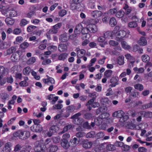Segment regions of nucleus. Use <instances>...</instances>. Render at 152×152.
Listing matches in <instances>:
<instances>
[{
    "mask_svg": "<svg viewBox=\"0 0 152 152\" xmlns=\"http://www.w3.org/2000/svg\"><path fill=\"white\" fill-rule=\"evenodd\" d=\"M67 46L65 44H61L58 47L59 50L61 52H63L67 49Z\"/></svg>",
    "mask_w": 152,
    "mask_h": 152,
    "instance_id": "nucleus-29",
    "label": "nucleus"
},
{
    "mask_svg": "<svg viewBox=\"0 0 152 152\" xmlns=\"http://www.w3.org/2000/svg\"><path fill=\"white\" fill-rule=\"evenodd\" d=\"M106 148L108 150L110 151L114 150L115 149V146L114 145L112 144L107 145Z\"/></svg>",
    "mask_w": 152,
    "mask_h": 152,
    "instance_id": "nucleus-44",
    "label": "nucleus"
},
{
    "mask_svg": "<svg viewBox=\"0 0 152 152\" xmlns=\"http://www.w3.org/2000/svg\"><path fill=\"white\" fill-rule=\"evenodd\" d=\"M118 78L117 77H112L110 80V82L111 84L110 85V86L111 87H114L118 84Z\"/></svg>",
    "mask_w": 152,
    "mask_h": 152,
    "instance_id": "nucleus-12",
    "label": "nucleus"
},
{
    "mask_svg": "<svg viewBox=\"0 0 152 152\" xmlns=\"http://www.w3.org/2000/svg\"><path fill=\"white\" fill-rule=\"evenodd\" d=\"M117 11V10L116 8L111 9L109 10L108 14L110 15H113L116 13Z\"/></svg>",
    "mask_w": 152,
    "mask_h": 152,
    "instance_id": "nucleus-45",
    "label": "nucleus"
},
{
    "mask_svg": "<svg viewBox=\"0 0 152 152\" xmlns=\"http://www.w3.org/2000/svg\"><path fill=\"white\" fill-rule=\"evenodd\" d=\"M67 56V54L65 53H62L59 56L58 58L60 60H64L66 58Z\"/></svg>",
    "mask_w": 152,
    "mask_h": 152,
    "instance_id": "nucleus-43",
    "label": "nucleus"
},
{
    "mask_svg": "<svg viewBox=\"0 0 152 152\" xmlns=\"http://www.w3.org/2000/svg\"><path fill=\"white\" fill-rule=\"evenodd\" d=\"M66 13V11L65 10H60L59 13V16L62 17L64 16Z\"/></svg>",
    "mask_w": 152,
    "mask_h": 152,
    "instance_id": "nucleus-52",
    "label": "nucleus"
},
{
    "mask_svg": "<svg viewBox=\"0 0 152 152\" xmlns=\"http://www.w3.org/2000/svg\"><path fill=\"white\" fill-rule=\"evenodd\" d=\"M93 145L92 142L88 140H85L83 141V146L85 149H88L91 148Z\"/></svg>",
    "mask_w": 152,
    "mask_h": 152,
    "instance_id": "nucleus-9",
    "label": "nucleus"
},
{
    "mask_svg": "<svg viewBox=\"0 0 152 152\" xmlns=\"http://www.w3.org/2000/svg\"><path fill=\"white\" fill-rule=\"evenodd\" d=\"M80 113H78L72 117L71 118L75 120V123L77 124H80L83 122V119L78 117L80 115Z\"/></svg>",
    "mask_w": 152,
    "mask_h": 152,
    "instance_id": "nucleus-6",
    "label": "nucleus"
},
{
    "mask_svg": "<svg viewBox=\"0 0 152 152\" xmlns=\"http://www.w3.org/2000/svg\"><path fill=\"white\" fill-rule=\"evenodd\" d=\"M121 45L122 47L124 49H129L130 48V46L128 45L127 42L125 41L122 42H121Z\"/></svg>",
    "mask_w": 152,
    "mask_h": 152,
    "instance_id": "nucleus-41",
    "label": "nucleus"
},
{
    "mask_svg": "<svg viewBox=\"0 0 152 152\" xmlns=\"http://www.w3.org/2000/svg\"><path fill=\"white\" fill-rule=\"evenodd\" d=\"M96 58H92L90 61L89 64L88 66V67H91L93 66L96 61Z\"/></svg>",
    "mask_w": 152,
    "mask_h": 152,
    "instance_id": "nucleus-54",
    "label": "nucleus"
},
{
    "mask_svg": "<svg viewBox=\"0 0 152 152\" xmlns=\"http://www.w3.org/2000/svg\"><path fill=\"white\" fill-rule=\"evenodd\" d=\"M109 44L112 46H116L118 45V43L115 41L110 40L109 42Z\"/></svg>",
    "mask_w": 152,
    "mask_h": 152,
    "instance_id": "nucleus-46",
    "label": "nucleus"
},
{
    "mask_svg": "<svg viewBox=\"0 0 152 152\" xmlns=\"http://www.w3.org/2000/svg\"><path fill=\"white\" fill-rule=\"evenodd\" d=\"M140 113L141 114V115L144 113L145 114V116L146 117L152 118V112H145V111H142L140 112Z\"/></svg>",
    "mask_w": 152,
    "mask_h": 152,
    "instance_id": "nucleus-40",
    "label": "nucleus"
},
{
    "mask_svg": "<svg viewBox=\"0 0 152 152\" xmlns=\"http://www.w3.org/2000/svg\"><path fill=\"white\" fill-rule=\"evenodd\" d=\"M122 149L124 151H127L130 149V147L129 146L125 145L124 143V145L122 147Z\"/></svg>",
    "mask_w": 152,
    "mask_h": 152,
    "instance_id": "nucleus-57",
    "label": "nucleus"
},
{
    "mask_svg": "<svg viewBox=\"0 0 152 152\" xmlns=\"http://www.w3.org/2000/svg\"><path fill=\"white\" fill-rule=\"evenodd\" d=\"M82 38L83 39L85 40H88L90 37V35L88 34H83Z\"/></svg>",
    "mask_w": 152,
    "mask_h": 152,
    "instance_id": "nucleus-59",
    "label": "nucleus"
},
{
    "mask_svg": "<svg viewBox=\"0 0 152 152\" xmlns=\"http://www.w3.org/2000/svg\"><path fill=\"white\" fill-rule=\"evenodd\" d=\"M48 49L53 52L56 50L57 49V47L55 46L52 45L48 47Z\"/></svg>",
    "mask_w": 152,
    "mask_h": 152,
    "instance_id": "nucleus-63",
    "label": "nucleus"
},
{
    "mask_svg": "<svg viewBox=\"0 0 152 152\" xmlns=\"http://www.w3.org/2000/svg\"><path fill=\"white\" fill-rule=\"evenodd\" d=\"M104 36L106 39L109 38L111 37L112 39H113L115 37V34L114 32V30L112 31H108L104 34Z\"/></svg>",
    "mask_w": 152,
    "mask_h": 152,
    "instance_id": "nucleus-15",
    "label": "nucleus"
},
{
    "mask_svg": "<svg viewBox=\"0 0 152 152\" xmlns=\"http://www.w3.org/2000/svg\"><path fill=\"white\" fill-rule=\"evenodd\" d=\"M110 116L108 113H105L100 115L99 117L95 118L94 120V123L92 122L91 125L94 126V124L99 125L102 123V122L105 120V119L107 118Z\"/></svg>",
    "mask_w": 152,
    "mask_h": 152,
    "instance_id": "nucleus-2",
    "label": "nucleus"
},
{
    "mask_svg": "<svg viewBox=\"0 0 152 152\" xmlns=\"http://www.w3.org/2000/svg\"><path fill=\"white\" fill-rule=\"evenodd\" d=\"M94 99H92L88 101L86 104V106H88V105H91L94 108L98 107L99 105V103L96 102H94Z\"/></svg>",
    "mask_w": 152,
    "mask_h": 152,
    "instance_id": "nucleus-17",
    "label": "nucleus"
},
{
    "mask_svg": "<svg viewBox=\"0 0 152 152\" xmlns=\"http://www.w3.org/2000/svg\"><path fill=\"white\" fill-rule=\"evenodd\" d=\"M128 118L129 117L128 115H124L120 118L119 121L123 123L127 121Z\"/></svg>",
    "mask_w": 152,
    "mask_h": 152,
    "instance_id": "nucleus-51",
    "label": "nucleus"
},
{
    "mask_svg": "<svg viewBox=\"0 0 152 152\" xmlns=\"http://www.w3.org/2000/svg\"><path fill=\"white\" fill-rule=\"evenodd\" d=\"M56 127L55 126H51L49 129V130L46 132V134L48 137H51L53 134L56 132Z\"/></svg>",
    "mask_w": 152,
    "mask_h": 152,
    "instance_id": "nucleus-11",
    "label": "nucleus"
},
{
    "mask_svg": "<svg viewBox=\"0 0 152 152\" xmlns=\"http://www.w3.org/2000/svg\"><path fill=\"white\" fill-rule=\"evenodd\" d=\"M134 88L140 91H141L143 89V85L140 84H137L134 86Z\"/></svg>",
    "mask_w": 152,
    "mask_h": 152,
    "instance_id": "nucleus-42",
    "label": "nucleus"
},
{
    "mask_svg": "<svg viewBox=\"0 0 152 152\" xmlns=\"http://www.w3.org/2000/svg\"><path fill=\"white\" fill-rule=\"evenodd\" d=\"M126 58L128 59L130 62L129 66L130 67H132L133 66V64L135 62L134 58L130 54H127L125 55Z\"/></svg>",
    "mask_w": 152,
    "mask_h": 152,
    "instance_id": "nucleus-16",
    "label": "nucleus"
},
{
    "mask_svg": "<svg viewBox=\"0 0 152 152\" xmlns=\"http://www.w3.org/2000/svg\"><path fill=\"white\" fill-rule=\"evenodd\" d=\"M19 51H17L15 53L13 54L11 57V59L12 61L13 62H16L18 59L19 56L18 54L19 53Z\"/></svg>",
    "mask_w": 152,
    "mask_h": 152,
    "instance_id": "nucleus-22",
    "label": "nucleus"
},
{
    "mask_svg": "<svg viewBox=\"0 0 152 152\" xmlns=\"http://www.w3.org/2000/svg\"><path fill=\"white\" fill-rule=\"evenodd\" d=\"M6 71V69L4 66H0V75H2L5 73Z\"/></svg>",
    "mask_w": 152,
    "mask_h": 152,
    "instance_id": "nucleus-50",
    "label": "nucleus"
},
{
    "mask_svg": "<svg viewBox=\"0 0 152 152\" xmlns=\"http://www.w3.org/2000/svg\"><path fill=\"white\" fill-rule=\"evenodd\" d=\"M43 80L44 83L48 84H49V83L51 84H54L55 83V81L54 79L51 77H49L47 79H43Z\"/></svg>",
    "mask_w": 152,
    "mask_h": 152,
    "instance_id": "nucleus-20",
    "label": "nucleus"
},
{
    "mask_svg": "<svg viewBox=\"0 0 152 152\" xmlns=\"http://www.w3.org/2000/svg\"><path fill=\"white\" fill-rule=\"evenodd\" d=\"M31 72L32 75L34 77L36 80H39L40 78V76L39 75H37V73L35 72L32 71H31Z\"/></svg>",
    "mask_w": 152,
    "mask_h": 152,
    "instance_id": "nucleus-48",
    "label": "nucleus"
},
{
    "mask_svg": "<svg viewBox=\"0 0 152 152\" xmlns=\"http://www.w3.org/2000/svg\"><path fill=\"white\" fill-rule=\"evenodd\" d=\"M83 26L81 24H78L75 27V33L76 34H78L82 33Z\"/></svg>",
    "mask_w": 152,
    "mask_h": 152,
    "instance_id": "nucleus-21",
    "label": "nucleus"
},
{
    "mask_svg": "<svg viewBox=\"0 0 152 152\" xmlns=\"http://www.w3.org/2000/svg\"><path fill=\"white\" fill-rule=\"evenodd\" d=\"M58 149L57 146L56 145H53L50 147V152H56Z\"/></svg>",
    "mask_w": 152,
    "mask_h": 152,
    "instance_id": "nucleus-47",
    "label": "nucleus"
},
{
    "mask_svg": "<svg viewBox=\"0 0 152 152\" xmlns=\"http://www.w3.org/2000/svg\"><path fill=\"white\" fill-rule=\"evenodd\" d=\"M95 134L94 132L92 131L88 133L86 135V137L88 138H91L93 137Z\"/></svg>",
    "mask_w": 152,
    "mask_h": 152,
    "instance_id": "nucleus-58",
    "label": "nucleus"
},
{
    "mask_svg": "<svg viewBox=\"0 0 152 152\" xmlns=\"http://www.w3.org/2000/svg\"><path fill=\"white\" fill-rule=\"evenodd\" d=\"M70 137V135L69 134L66 133L64 134L62 136V139L64 140H68V139Z\"/></svg>",
    "mask_w": 152,
    "mask_h": 152,
    "instance_id": "nucleus-53",
    "label": "nucleus"
},
{
    "mask_svg": "<svg viewBox=\"0 0 152 152\" xmlns=\"http://www.w3.org/2000/svg\"><path fill=\"white\" fill-rule=\"evenodd\" d=\"M80 4H77L73 3L71 4V8L72 10H79L80 6Z\"/></svg>",
    "mask_w": 152,
    "mask_h": 152,
    "instance_id": "nucleus-28",
    "label": "nucleus"
},
{
    "mask_svg": "<svg viewBox=\"0 0 152 152\" xmlns=\"http://www.w3.org/2000/svg\"><path fill=\"white\" fill-rule=\"evenodd\" d=\"M118 26H116L114 29V32L115 34V39L117 41H121L124 38L129 37L130 32L129 30L125 31L124 29H121Z\"/></svg>",
    "mask_w": 152,
    "mask_h": 152,
    "instance_id": "nucleus-1",
    "label": "nucleus"
},
{
    "mask_svg": "<svg viewBox=\"0 0 152 152\" xmlns=\"http://www.w3.org/2000/svg\"><path fill=\"white\" fill-rule=\"evenodd\" d=\"M133 70L138 73H143L145 70L143 68L141 67L138 68L137 67L134 68Z\"/></svg>",
    "mask_w": 152,
    "mask_h": 152,
    "instance_id": "nucleus-36",
    "label": "nucleus"
},
{
    "mask_svg": "<svg viewBox=\"0 0 152 152\" xmlns=\"http://www.w3.org/2000/svg\"><path fill=\"white\" fill-rule=\"evenodd\" d=\"M69 39V38L66 34L61 35L59 38L60 40L62 42H66Z\"/></svg>",
    "mask_w": 152,
    "mask_h": 152,
    "instance_id": "nucleus-27",
    "label": "nucleus"
},
{
    "mask_svg": "<svg viewBox=\"0 0 152 152\" xmlns=\"http://www.w3.org/2000/svg\"><path fill=\"white\" fill-rule=\"evenodd\" d=\"M124 57L123 56H119L117 59L118 63L120 65H122L124 63Z\"/></svg>",
    "mask_w": 152,
    "mask_h": 152,
    "instance_id": "nucleus-34",
    "label": "nucleus"
},
{
    "mask_svg": "<svg viewBox=\"0 0 152 152\" xmlns=\"http://www.w3.org/2000/svg\"><path fill=\"white\" fill-rule=\"evenodd\" d=\"M30 128L32 131L36 132H40L42 129L40 125H33Z\"/></svg>",
    "mask_w": 152,
    "mask_h": 152,
    "instance_id": "nucleus-10",
    "label": "nucleus"
},
{
    "mask_svg": "<svg viewBox=\"0 0 152 152\" xmlns=\"http://www.w3.org/2000/svg\"><path fill=\"white\" fill-rule=\"evenodd\" d=\"M104 122H102V125L101 127V128L103 130H105L106 129V126L105 125H104V124H111L112 123L113 121V119L112 117H110L108 118H107L105 119V120L104 121Z\"/></svg>",
    "mask_w": 152,
    "mask_h": 152,
    "instance_id": "nucleus-8",
    "label": "nucleus"
},
{
    "mask_svg": "<svg viewBox=\"0 0 152 152\" xmlns=\"http://www.w3.org/2000/svg\"><path fill=\"white\" fill-rule=\"evenodd\" d=\"M101 103L103 105H105L107 106H109L111 104V101L107 97H104L101 100Z\"/></svg>",
    "mask_w": 152,
    "mask_h": 152,
    "instance_id": "nucleus-19",
    "label": "nucleus"
},
{
    "mask_svg": "<svg viewBox=\"0 0 152 152\" xmlns=\"http://www.w3.org/2000/svg\"><path fill=\"white\" fill-rule=\"evenodd\" d=\"M51 50H50L49 51L45 52L44 54H41L39 56L40 58L42 60H44L47 58L48 57L47 55H50L51 53Z\"/></svg>",
    "mask_w": 152,
    "mask_h": 152,
    "instance_id": "nucleus-26",
    "label": "nucleus"
},
{
    "mask_svg": "<svg viewBox=\"0 0 152 152\" xmlns=\"http://www.w3.org/2000/svg\"><path fill=\"white\" fill-rule=\"evenodd\" d=\"M137 26V23L135 21L130 22L128 24V26L130 28H135Z\"/></svg>",
    "mask_w": 152,
    "mask_h": 152,
    "instance_id": "nucleus-37",
    "label": "nucleus"
},
{
    "mask_svg": "<svg viewBox=\"0 0 152 152\" xmlns=\"http://www.w3.org/2000/svg\"><path fill=\"white\" fill-rule=\"evenodd\" d=\"M125 12L122 10H120L117 12L116 14V16L118 18H121L124 16Z\"/></svg>",
    "mask_w": 152,
    "mask_h": 152,
    "instance_id": "nucleus-30",
    "label": "nucleus"
},
{
    "mask_svg": "<svg viewBox=\"0 0 152 152\" xmlns=\"http://www.w3.org/2000/svg\"><path fill=\"white\" fill-rule=\"evenodd\" d=\"M63 105L62 104H57L54 105L53 106V107L54 109H60L62 108Z\"/></svg>",
    "mask_w": 152,
    "mask_h": 152,
    "instance_id": "nucleus-60",
    "label": "nucleus"
},
{
    "mask_svg": "<svg viewBox=\"0 0 152 152\" xmlns=\"http://www.w3.org/2000/svg\"><path fill=\"white\" fill-rule=\"evenodd\" d=\"M16 50V49L15 47H12L7 50V54H10L13 53H15Z\"/></svg>",
    "mask_w": 152,
    "mask_h": 152,
    "instance_id": "nucleus-38",
    "label": "nucleus"
},
{
    "mask_svg": "<svg viewBox=\"0 0 152 152\" xmlns=\"http://www.w3.org/2000/svg\"><path fill=\"white\" fill-rule=\"evenodd\" d=\"M148 126V124L145 122L136 126L134 128H133V129H136L139 130L145 129L147 128Z\"/></svg>",
    "mask_w": 152,
    "mask_h": 152,
    "instance_id": "nucleus-14",
    "label": "nucleus"
},
{
    "mask_svg": "<svg viewBox=\"0 0 152 152\" xmlns=\"http://www.w3.org/2000/svg\"><path fill=\"white\" fill-rule=\"evenodd\" d=\"M152 66V63L150 62H148L146 64L145 68L146 69H147V71L148 72H149L150 71L151 69L149 68L151 67Z\"/></svg>",
    "mask_w": 152,
    "mask_h": 152,
    "instance_id": "nucleus-62",
    "label": "nucleus"
},
{
    "mask_svg": "<svg viewBox=\"0 0 152 152\" xmlns=\"http://www.w3.org/2000/svg\"><path fill=\"white\" fill-rule=\"evenodd\" d=\"M24 132H26V137H23V136L24 133L22 131L19 130L14 133L13 135L14 137H19L20 139L24 140L27 139L28 137V131H25Z\"/></svg>",
    "mask_w": 152,
    "mask_h": 152,
    "instance_id": "nucleus-4",
    "label": "nucleus"
},
{
    "mask_svg": "<svg viewBox=\"0 0 152 152\" xmlns=\"http://www.w3.org/2000/svg\"><path fill=\"white\" fill-rule=\"evenodd\" d=\"M43 142V141L41 140L40 142L37 141L36 142V144H38V146L35 147L34 149L35 151L37 152H45L46 147L42 144Z\"/></svg>",
    "mask_w": 152,
    "mask_h": 152,
    "instance_id": "nucleus-5",
    "label": "nucleus"
},
{
    "mask_svg": "<svg viewBox=\"0 0 152 152\" xmlns=\"http://www.w3.org/2000/svg\"><path fill=\"white\" fill-rule=\"evenodd\" d=\"M113 72L112 70H107L104 73V77L106 78H108L111 76Z\"/></svg>",
    "mask_w": 152,
    "mask_h": 152,
    "instance_id": "nucleus-33",
    "label": "nucleus"
},
{
    "mask_svg": "<svg viewBox=\"0 0 152 152\" xmlns=\"http://www.w3.org/2000/svg\"><path fill=\"white\" fill-rule=\"evenodd\" d=\"M11 143L8 142L6 143L5 145L4 148H3V151L4 152H10L11 150L10 146Z\"/></svg>",
    "mask_w": 152,
    "mask_h": 152,
    "instance_id": "nucleus-25",
    "label": "nucleus"
},
{
    "mask_svg": "<svg viewBox=\"0 0 152 152\" xmlns=\"http://www.w3.org/2000/svg\"><path fill=\"white\" fill-rule=\"evenodd\" d=\"M61 146L65 149H67L69 146V142L68 140H61Z\"/></svg>",
    "mask_w": 152,
    "mask_h": 152,
    "instance_id": "nucleus-23",
    "label": "nucleus"
},
{
    "mask_svg": "<svg viewBox=\"0 0 152 152\" xmlns=\"http://www.w3.org/2000/svg\"><path fill=\"white\" fill-rule=\"evenodd\" d=\"M102 15L103 13L101 11L97 10L93 11L91 13V15L92 17L96 18H99Z\"/></svg>",
    "mask_w": 152,
    "mask_h": 152,
    "instance_id": "nucleus-18",
    "label": "nucleus"
},
{
    "mask_svg": "<svg viewBox=\"0 0 152 152\" xmlns=\"http://www.w3.org/2000/svg\"><path fill=\"white\" fill-rule=\"evenodd\" d=\"M138 43L140 45L145 46L147 45V41L144 37H142L138 41Z\"/></svg>",
    "mask_w": 152,
    "mask_h": 152,
    "instance_id": "nucleus-24",
    "label": "nucleus"
},
{
    "mask_svg": "<svg viewBox=\"0 0 152 152\" xmlns=\"http://www.w3.org/2000/svg\"><path fill=\"white\" fill-rule=\"evenodd\" d=\"M99 21L98 19L95 20H91L89 21V24L87 25V27L88 28L89 32L91 33H95L97 31V28L95 25Z\"/></svg>",
    "mask_w": 152,
    "mask_h": 152,
    "instance_id": "nucleus-3",
    "label": "nucleus"
},
{
    "mask_svg": "<svg viewBox=\"0 0 152 152\" xmlns=\"http://www.w3.org/2000/svg\"><path fill=\"white\" fill-rule=\"evenodd\" d=\"M75 51L77 52V57L79 58H82L86 53L85 50L83 49H80V48L78 47L76 48Z\"/></svg>",
    "mask_w": 152,
    "mask_h": 152,
    "instance_id": "nucleus-7",
    "label": "nucleus"
},
{
    "mask_svg": "<svg viewBox=\"0 0 152 152\" xmlns=\"http://www.w3.org/2000/svg\"><path fill=\"white\" fill-rule=\"evenodd\" d=\"M5 21L7 25H12L15 22L14 20L13 19L9 17L7 18L5 20Z\"/></svg>",
    "mask_w": 152,
    "mask_h": 152,
    "instance_id": "nucleus-31",
    "label": "nucleus"
},
{
    "mask_svg": "<svg viewBox=\"0 0 152 152\" xmlns=\"http://www.w3.org/2000/svg\"><path fill=\"white\" fill-rule=\"evenodd\" d=\"M105 37L102 36L99 37L97 39L98 42L102 43L100 44V45L102 47H104V46L107 44V42L105 41Z\"/></svg>",
    "mask_w": 152,
    "mask_h": 152,
    "instance_id": "nucleus-13",
    "label": "nucleus"
},
{
    "mask_svg": "<svg viewBox=\"0 0 152 152\" xmlns=\"http://www.w3.org/2000/svg\"><path fill=\"white\" fill-rule=\"evenodd\" d=\"M28 46V44L27 42H24L20 45V47L23 49L27 48Z\"/></svg>",
    "mask_w": 152,
    "mask_h": 152,
    "instance_id": "nucleus-64",
    "label": "nucleus"
},
{
    "mask_svg": "<svg viewBox=\"0 0 152 152\" xmlns=\"http://www.w3.org/2000/svg\"><path fill=\"white\" fill-rule=\"evenodd\" d=\"M70 142H73V146L77 145L79 143L78 141L77 140V139L76 137H75L73 139H71L70 140Z\"/></svg>",
    "mask_w": 152,
    "mask_h": 152,
    "instance_id": "nucleus-56",
    "label": "nucleus"
},
{
    "mask_svg": "<svg viewBox=\"0 0 152 152\" xmlns=\"http://www.w3.org/2000/svg\"><path fill=\"white\" fill-rule=\"evenodd\" d=\"M152 107V104L151 103H150L142 105V109H145L151 107Z\"/></svg>",
    "mask_w": 152,
    "mask_h": 152,
    "instance_id": "nucleus-55",
    "label": "nucleus"
},
{
    "mask_svg": "<svg viewBox=\"0 0 152 152\" xmlns=\"http://www.w3.org/2000/svg\"><path fill=\"white\" fill-rule=\"evenodd\" d=\"M58 30L56 28L53 27L52 28L50 29L48 32V34H54L57 32Z\"/></svg>",
    "mask_w": 152,
    "mask_h": 152,
    "instance_id": "nucleus-49",
    "label": "nucleus"
},
{
    "mask_svg": "<svg viewBox=\"0 0 152 152\" xmlns=\"http://www.w3.org/2000/svg\"><path fill=\"white\" fill-rule=\"evenodd\" d=\"M142 61L144 62L148 61L150 60V57L147 55H142L141 57Z\"/></svg>",
    "mask_w": 152,
    "mask_h": 152,
    "instance_id": "nucleus-39",
    "label": "nucleus"
},
{
    "mask_svg": "<svg viewBox=\"0 0 152 152\" xmlns=\"http://www.w3.org/2000/svg\"><path fill=\"white\" fill-rule=\"evenodd\" d=\"M117 23V21L115 18L113 17L110 18L109 22V24L111 26H114Z\"/></svg>",
    "mask_w": 152,
    "mask_h": 152,
    "instance_id": "nucleus-32",
    "label": "nucleus"
},
{
    "mask_svg": "<svg viewBox=\"0 0 152 152\" xmlns=\"http://www.w3.org/2000/svg\"><path fill=\"white\" fill-rule=\"evenodd\" d=\"M51 62V60L49 59H48L44 60L42 62V64L43 65H46L49 64Z\"/></svg>",
    "mask_w": 152,
    "mask_h": 152,
    "instance_id": "nucleus-61",
    "label": "nucleus"
},
{
    "mask_svg": "<svg viewBox=\"0 0 152 152\" xmlns=\"http://www.w3.org/2000/svg\"><path fill=\"white\" fill-rule=\"evenodd\" d=\"M75 108V107L73 105L68 106L66 108V112L70 113L74 111Z\"/></svg>",
    "mask_w": 152,
    "mask_h": 152,
    "instance_id": "nucleus-35",
    "label": "nucleus"
}]
</instances>
